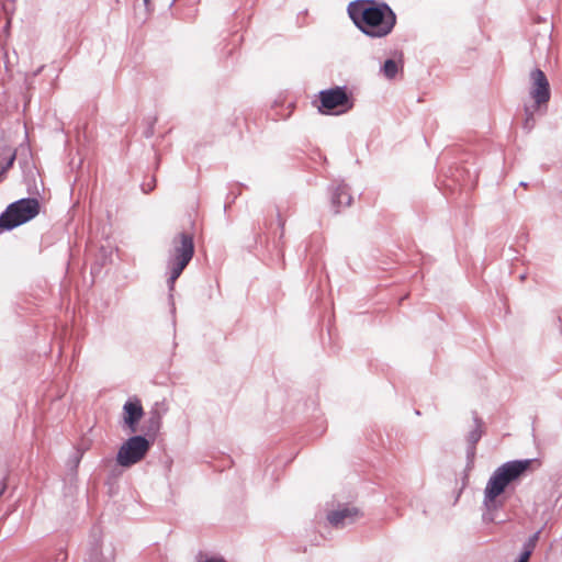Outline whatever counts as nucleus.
I'll return each instance as SVG.
<instances>
[{
    "label": "nucleus",
    "mask_w": 562,
    "mask_h": 562,
    "mask_svg": "<svg viewBox=\"0 0 562 562\" xmlns=\"http://www.w3.org/2000/svg\"><path fill=\"white\" fill-rule=\"evenodd\" d=\"M352 198L346 186L337 187L336 191L333 195V204L337 207L349 206L351 204Z\"/></svg>",
    "instance_id": "10"
},
{
    "label": "nucleus",
    "mask_w": 562,
    "mask_h": 562,
    "mask_svg": "<svg viewBox=\"0 0 562 562\" xmlns=\"http://www.w3.org/2000/svg\"><path fill=\"white\" fill-rule=\"evenodd\" d=\"M15 160V150L10 147L5 146L0 151V178L2 175L12 167L13 162Z\"/></svg>",
    "instance_id": "11"
},
{
    "label": "nucleus",
    "mask_w": 562,
    "mask_h": 562,
    "mask_svg": "<svg viewBox=\"0 0 562 562\" xmlns=\"http://www.w3.org/2000/svg\"><path fill=\"white\" fill-rule=\"evenodd\" d=\"M531 88L530 95L535 100L537 106L547 104L550 100V86L544 72L535 69L530 72Z\"/></svg>",
    "instance_id": "7"
},
{
    "label": "nucleus",
    "mask_w": 562,
    "mask_h": 562,
    "mask_svg": "<svg viewBox=\"0 0 562 562\" xmlns=\"http://www.w3.org/2000/svg\"><path fill=\"white\" fill-rule=\"evenodd\" d=\"M348 13L353 23L372 37L386 36L396 23L395 13L385 3L359 0L349 4Z\"/></svg>",
    "instance_id": "1"
},
{
    "label": "nucleus",
    "mask_w": 562,
    "mask_h": 562,
    "mask_svg": "<svg viewBox=\"0 0 562 562\" xmlns=\"http://www.w3.org/2000/svg\"><path fill=\"white\" fill-rule=\"evenodd\" d=\"M194 255L193 236L189 233H180L173 238V248L170 254L168 267L170 269L169 283L172 288L177 279L191 261Z\"/></svg>",
    "instance_id": "4"
},
{
    "label": "nucleus",
    "mask_w": 562,
    "mask_h": 562,
    "mask_svg": "<svg viewBox=\"0 0 562 562\" xmlns=\"http://www.w3.org/2000/svg\"><path fill=\"white\" fill-rule=\"evenodd\" d=\"M362 516L357 507H342L337 510L330 512L327 516L328 521L335 527H341L351 524Z\"/></svg>",
    "instance_id": "9"
},
{
    "label": "nucleus",
    "mask_w": 562,
    "mask_h": 562,
    "mask_svg": "<svg viewBox=\"0 0 562 562\" xmlns=\"http://www.w3.org/2000/svg\"><path fill=\"white\" fill-rule=\"evenodd\" d=\"M279 223H280L281 229L283 231V228H284V221L282 220L281 216H279Z\"/></svg>",
    "instance_id": "15"
},
{
    "label": "nucleus",
    "mask_w": 562,
    "mask_h": 562,
    "mask_svg": "<svg viewBox=\"0 0 562 562\" xmlns=\"http://www.w3.org/2000/svg\"><path fill=\"white\" fill-rule=\"evenodd\" d=\"M318 97L321 101L318 110L322 113H330L335 110L336 113H341L351 108L349 97L346 90L341 87L323 90L319 92Z\"/></svg>",
    "instance_id": "6"
},
{
    "label": "nucleus",
    "mask_w": 562,
    "mask_h": 562,
    "mask_svg": "<svg viewBox=\"0 0 562 562\" xmlns=\"http://www.w3.org/2000/svg\"><path fill=\"white\" fill-rule=\"evenodd\" d=\"M144 415L142 403L138 398L127 401L123 406V418L125 425L132 432H135L138 422Z\"/></svg>",
    "instance_id": "8"
},
{
    "label": "nucleus",
    "mask_w": 562,
    "mask_h": 562,
    "mask_svg": "<svg viewBox=\"0 0 562 562\" xmlns=\"http://www.w3.org/2000/svg\"><path fill=\"white\" fill-rule=\"evenodd\" d=\"M145 4L147 5L149 3V0H144Z\"/></svg>",
    "instance_id": "16"
},
{
    "label": "nucleus",
    "mask_w": 562,
    "mask_h": 562,
    "mask_svg": "<svg viewBox=\"0 0 562 562\" xmlns=\"http://www.w3.org/2000/svg\"><path fill=\"white\" fill-rule=\"evenodd\" d=\"M40 202L34 198H26L9 204L0 215V229L10 231L25 224L40 213Z\"/></svg>",
    "instance_id": "3"
},
{
    "label": "nucleus",
    "mask_w": 562,
    "mask_h": 562,
    "mask_svg": "<svg viewBox=\"0 0 562 562\" xmlns=\"http://www.w3.org/2000/svg\"><path fill=\"white\" fill-rule=\"evenodd\" d=\"M538 541V533H535L528 542L525 544L524 551L518 560V562H528L530 559V555L536 547V543Z\"/></svg>",
    "instance_id": "12"
},
{
    "label": "nucleus",
    "mask_w": 562,
    "mask_h": 562,
    "mask_svg": "<svg viewBox=\"0 0 562 562\" xmlns=\"http://www.w3.org/2000/svg\"><path fill=\"white\" fill-rule=\"evenodd\" d=\"M532 463L533 460H516L506 462L497 468L490 477L484 491L486 504L495 502L512 482L518 480L530 470Z\"/></svg>",
    "instance_id": "2"
},
{
    "label": "nucleus",
    "mask_w": 562,
    "mask_h": 562,
    "mask_svg": "<svg viewBox=\"0 0 562 562\" xmlns=\"http://www.w3.org/2000/svg\"><path fill=\"white\" fill-rule=\"evenodd\" d=\"M150 448L149 441L142 436L127 439L119 449L116 462L123 468H130L142 461Z\"/></svg>",
    "instance_id": "5"
},
{
    "label": "nucleus",
    "mask_w": 562,
    "mask_h": 562,
    "mask_svg": "<svg viewBox=\"0 0 562 562\" xmlns=\"http://www.w3.org/2000/svg\"><path fill=\"white\" fill-rule=\"evenodd\" d=\"M531 116H528L527 120H526V126L527 127H532V124H530V121H531Z\"/></svg>",
    "instance_id": "14"
},
{
    "label": "nucleus",
    "mask_w": 562,
    "mask_h": 562,
    "mask_svg": "<svg viewBox=\"0 0 562 562\" xmlns=\"http://www.w3.org/2000/svg\"><path fill=\"white\" fill-rule=\"evenodd\" d=\"M382 71L387 79H393L398 71V65L395 60L387 59L383 65Z\"/></svg>",
    "instance_id": "13"
}]
</instances>
